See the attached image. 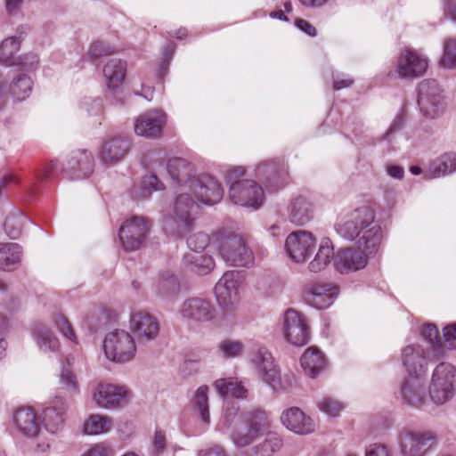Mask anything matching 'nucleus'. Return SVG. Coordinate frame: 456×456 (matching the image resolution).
Wrapping results in <instances>:
<instances>
[{
    "instance_id": "obj_19",
    "label": "nucleus",
    "mask_w": 456,
    "mask_h": 456,
    "mask_svg": "<svg viewBox=\"0 0 456 456\" xmlns=\"http://www.w3.org/2000/svg\"><path fill=\"white\" fill-rule=\"evenodd\" d=\"M129 395V391L121 386L100 382L92 392L94 403L103 409H118L122 407Z\"/></svg>"
},
{
    "instance_id": "obj_63",
    "label": "nucleus",
    "mask_w": 456,
    "mask_h": 456,
    "mask_svg": "<svg viewBox=\"0 0 456 456\" xmlns=\"http://www.w3.org/2000/svg\"><path fill=\"white\" fill-rule=\"evenodd\" d=\"M364 456H390V452L386 444L373 443L365 448Z\"/></svg>"
},
{
    "instance_id": "obj_56",
    "label": "nucleus",
    "mask_w": 456,
    "mask_h": 456,
    "mask_svg": "<svg viewBox=\"0 0 456 456\" xmlns=\"http://www.w3.org/2000/svg\"><path fill=\"white\" fill-rule=\"evenodd\" d=\"M406 120V115L403 110H400V111L396 114L395 118L392 120L389 127L386 131V133L380 138V141L386 142L388 144L392 143L395 138L396 134L402 130L403 127L404 122Z\"/></svg>"
},
{
    "instance_id": "obj_28",
    "label": "nucleus",
    "mask_w": 456,
    "mask_h": 456,
    "mask_svg": "<svg viewBox=\"0 0 456 456\" xmlns=\"http://www.w3.org/2000/svg\"><path fill=\"white\" fill-rule=\"evenodd\" d=\"M370 258L357 248L340 249L335 256L334 267L340 274H348L364 269Z\"/></svg>"
},
{
    "instance_id": "obj_2",
    "label": "nucleus",
    "mask_w": 456,
    "mask_h": 456,
    "mask_svg": "<svg viewBox=\"0 0 456 456\" xmlns=\"http://www.w3.org/2000/svg\"><path fill=\"white\" fill-rule=\"evenodd\" d=\"M220 425L221 428L231 432V439L236 447H246L269 428V419L260 409L240 412L238 403L226 402Z\"/></svg>"
},
{
    "instance_id": "obj_29",
    "label": "nucleus",
    "mask_w": 456,
    "mask_h": 456,
    "mask_svg": "<svg viewBox=\"0 0 456 456\" xmlns=\"http://www.w3.org/2000/svg\"><path fill=\"white\" fill-rule=\"evenodd\" d=\"M315 213L314 200L305 195L293 197L288 206V220L296 226H304L311 222Z\"/></svg>"
},
{
    "instance_id": "obj_11",
    "label": "nucleus",
    "mask_w": 456,
    "mask_h": 456,
    "mask_svg": "<svg viewBox=\"0 0 456 456\" xmlns=\"http://www.w3.org/2000/svg\"><path fill=\"white\" fill-rule=\"evenodd\" d=\"M250 363L256 371L258 377L273 390L281 388V373L274 363L273 357L269 350L263 346H258L250 353Z\"/></svg>"
},
{
    "instance_id": "obj_20",
    "label": "nucleus",
    "mask_w": 456,
    "mask_h": 456,
    "mask_svg": "<svg viewBox=\"0 0 456 456\" xmlns=\"http://www.w3.org/2000/svg\"><path fill=\"white\" fill-rule=\"evenodd\" d=\"M167 120V116L163 110H150L134 118V131L138 136L156 139L160 136Z\"/></svg>"
},
{
    "instance_id": "obj_46",
    "label": "nucleus",
    "mask_w": 456,
    "mask_h": 456,
    "mask_svg": "<svg viewBox=\"0 0 456 456\" xmlns=\"http://www.w3.org/2000/svg\"><path fill=\"white\" fill-rule=\"evenodd\" d=\"M113 426L112 419L107 415L91 414L83 425L86 435L100 436L109 433Z\"/></svg>"
},
{
    "instance_id": "obj_52",
    "label": "nucleus",
    "mask_w": 456,
    "mask_h": 456,
    "mask_svg": "<svg viewBox=\"0 0 456 456\" xmlns=\"http://www.w3.org/2000/svg\"><path fill=\"white\" fill-rule=\"evenodd\" d=\"M217 349L224 358L232 359L242 354L244 345L240 340L225 338L218 343Z\"/></svg>"
},
{
    "instance_id": "obj_48",
    "label": "nucleus",
    "mask_w": 456,
    "mask_h": 456,
    "mask_svg": "<svg viewBox=\"0 0 456 456\" xmlns=\"http://www.w3.org/2000/svg\"><path fill=\"white\" fill-rule=\"evenodd\" d=\"M421 336L429 345L433 358L440 359L444 356V348L436 325L432 323L425 325L421 330Z\"/></svg>"
},
{
    "instance_id": "obj_9",
    "label": "nucleus",
    "mask_w": 456,
    "mask_h": 456,
    "mask_svg": "<svg viewBox=\"0 0 456 456\" xmlns=\"http://www.w3.org/2000/svg\"><path fill=\"white\" fill-rule=\"evenodd\" d=\"M12 422L16 430L24 437L36 441V451L45 452L50 448L46 438L43 437L38 418L30 407L16 410L12 415Z\"/></svg>"
},
{
    "instance_id": "obj_57",
    "label": "nucleus",
    "mask_w": 456,
    "mask_h": 456,
    "mask_svg": "<svg viewBox=\"0 0 456 456\" xmlns=\"http://www.w3.org/2000/svg\"><path fill=\"white\" fill-rule=\"evenodd\" d=\"M175 44L171 42L166 44L163 47L157 69V77L159 80H162L168 72V68L175 53Z\"/></svg>"
},
{
    "instance_id": "obj_44",
    "label": "nucleus",
    "mask_w": 456,
    "mask_h": 456,
    "mask_svg": "<svg viewBox=\"0 0 456 456\" xmlns=\"http://www.w3.org/2000/svg\"><path fill=\"white\" fill-rule=\"evenodd\" d=\"M456 171V155L454 153H445L431 162L428 174V178H438L452 174Z\"/></svg>"
},
{
    "instance_id": "obj_55",
    "label": "nucleus",
    "mask_w": 456,
    "mask_h": 456,
    "mask_svg": "<svg viewBox=\"0 0 456 456\" xmlns=\"http://www.w3.org/2000/svg\"><path fill=\"white\" fill-rule=\"evenodd\" d=\"M79 109L90 117L103 115L104 106L101 97H84L79 102Z\"/></svg>"
},
{
    "instance_id": "obj_13",
    "label": "nucleus",
    "mask_w": 456,
    "mask_h": 456,
    "mask_svg": "<svg viewBox=\"0 0 456 456\" xmlns=\"http://www.w3.org/2000/svg\"><path fill=\"white\" fill-rule=\"evenodd\" d=\"M435 441L436 436L428 431L405 430L398 436L402 456H426Z\"/></svg>"
},
{
    "instance_id": "obj_18",
    "label": "nucleus",
    "mask_w": 456,
    "mask_h": 456,
    "mask_svg": "<svg viewBox=\"0 0 456 456\" xmlns=\"http://www.w3.org/2000/svg\"><path fill=\"white\" fill-rule=\"evenodd\" d=\"M130 330L142 343L155 341L159 335V322L156 316L144 310L130 314Z\"/></svg>"
},
{
    "instance_id": "obj_8",
    "label": "nucleus",
    "mask_w": 456,
    "mask_h": 456,
    "mask_svg": "<svg viewBox=\"0 0 456 456\" xmlns=\"http://www.w3.org/2000/svg\"><path fill=\"white\" fill-rule=\"evenodd\" d=\"M242 278L238 271H227L216 283L214 292L218 306L226 312L237 309L240 301Z\"/></svg>"
},
{
    "instance_id": "obj_31",
    "label": "nucleus",
    "mask_w": 456,
    "mask_h": 456,
    "mask_svg": "<svg viewBox=\"0 0 456 456\" xmlns=\"http://www.w3.org/2000/svg\"><path fill=\"white\" fill-rule=\"evenodd\" d=\"M166 169L174 183L183 190L188 191L197 177L194 165L182 158L168 159Z\"/></svg>"
},
{
    "instance_id": "obj_15",
    "label": "nucleus",
    "mask_w": 456,
    "mask_h": 456,
    "mask_svg": "<svg viewBox=\"0 0 456 456\" xmlns=\"http://www.w3.org/2000/svg\"><path fill=\"white\" fill-rule=\"evenodd\" d=\"M397 397L403 404L421 410L428 403L425 377L403 379L398 386Z\"/></svg>"
},
{
    "instance_id": "obj_58",
    "label": "nucleus",
    "mask_w": 456,
    "mask_h": 456,
    "mask_svg": "<svg viewBox=\"0 0 456 456\" xmlns=\"http://www.w3.org/2000/svg\"><path fill=\"white\" fill-rule=\"evenodd\" d=\"M441 64L444 68H456V38H447L444 43Z\"/></svg>"
},
{
    "instance_id": "obj_4",
    "label": "nucleus",
    "mask_w": 456,
    "mask_h": 456,
    "mask_svg": "<svg viewBox=\"0 0 456 456\" xmlns=\"http://www.w3.org/2000/svg\"><path fill=\"white\" fill-rule=\"evenodd\" d=\"M245 170L242 167H232L227 171L230 200L240 207L258 209L265 200L263 188L254 180L242 179Z\"/></svg>"
},
{
    "instance_id": "obj_21",
    "label": "nucleus",
    "mask_w": 456,
    "mask_h": 456,
    "mask_svg": "<svg viewBox=\"0 0 456 456\" xmlns=\"http://www.w3.org/2000/svg\"><path fill=\"white\" fill-rule=\"evenodd\" d=\"M94 159L87 150L73 151L62 164L61 172L69 180H80L88 177L94 171Z\"/></svg>"
},
{
    "instance_id": "obj_39",
    "label": "nucleus",
    "mask_w": 456,
    "mask_h": 456,
    "mask_svg": "<svg viewBox=\"0 0 456 456\" xmlns=\"http://www.w3.org/2000/svg\"><path fill=\"white\" fill-rule=\"evenodd\" d=\"M28 223V217L19 208L10 207L4 222V231L10 239L17 240L22 235Z\"/></svg>"
},
{
    "instance_id": "obj_43",
    "label": "nucleus",
    "mask_w": 456,
    "mask_h": 456,
    "mask_svg": "<svg viewBox=\"0 0 456 456\" xmlns=\"http://www.w3.org/2000/svg\"><path fill=\"white\" fill-rule=\"evenodd\" d=\"M183 262L190 271L200 275L209 273L215 267L214 258L207 254L188 253L183 256Z\"/></svg>"
},
{
    "instance_id": "obj_61",
    "label": "nucleus",
    "mask_w": 456,
    "mask_h": 456,
    "mask_svg": "<svg viewBox=\"0 0 456 456\" xmlns=\"http://www.w3.org/2000/svg\"><path fill=\"white\" fill-rule=\"evenodd\" d=\"M39 58L37 54L29 53L17 56L13 66H18L24 71L31 72L37 68Z\"/></svg>"
},
{
    "instance_id": "obj_32",
    "label": "nucleus",
    "mask_w": 456,
    "mask_h": 456,
    "mask_svg": "<svg viewBox=\"0 0 456 456\" xmlns=\"http://www.w3.org/2000/svg\"><path fill=\"white\" fill-rule=\"evenodd\" d=\"M339 295L337 284L327 282L316 284L307 289L305 300L313 307L322 310L330 307Z\"/></svg>"
},
{
    "instance_id": "obj_37",
    "label": "nucleus",
    "mask_w": 456,
    "mask_h": 456,
    "mask_svg": "<svg viewBox=\"0 0 456 456\" xmlns=\"http://www.w3.org/2000/svg\"><path fill=\"white\" fill-rule=\"evenodd\" d=\"M33 86L34 82L28 74L19 73L12 77L6 89L14 102H21L30 96Z\"/></svg>"
},
{
    "instance_id": "obj_27",
    "label": "nucleus",
    "mask_w": 456,
    "mask_h": 456,
    "mask_svg": "<svg viewBox=\"0 0 456 456\" xmlns=\"http://www.w3.org/2000/svg\"><path fill=\"white\" fill-rule=\"evenodd\" d=\"M68 403L61 395H56L41 414L42 423L45 430L50 434H58L65 425V414Z\"/></svg>"
},
{
    "instance_id": "obj_14",
    "label": "nucleus",
    "mask_w": 456,
    "mask_h": 456,
    "mask_svg": "<svg viewBox=\"0 0 456 456\" xmlns=\"http://www.w3.org/2000/svg\"><path fill=\"white\" fill-rule=\"evenodd\" d=\"M256 176L263 182L267 190L277 191L289 181L288 166L283 159H275L259 163Z\"/></svg>"
},
{
    "instance_id": "obj_51",
    "label": "nucleus",
    "mask_w": 456,
    "mask_h": 456,
    "mask_svg": "<svg viewBox=\"0 0 456 456\" xmlns=\"http://www.w3.org/2000/svg\"><path fill=\"white\" fill-rule=\"evenodd\" d=\"M59 389L66 393L69 397L79 394V384L74 372L62 365L58 376Z\"/></svg>"
},
{
    "instance_id": "obj_10",
    "label": "nucleus",
    "mask_w": 456,
    "mask_h": 456,
    "mask_svg": "<svg viewBox=\"0 0 456 456\" xmlns=\"http://www.w3.org/2000/svg\"><path fill=\"white\" fill-rule=\"evenodd\" d=\"M150 231L148 220L134 216L125 220L118 230V240L125 251L132 252L141 248Z\"/></svg>"
},
{
    "instance_id": "obj_42",
    "label": "nucleus",
    "mask_w": 456,
    "mask_h": 456,
    "mask_svg": "<svg viewBox=\"0 0 456 456\" xmlns=\"http://www.w3.org/2000/svg\"><path fill=\"white\" fill-rule=\"evenodd\" d=\"M33 339L45 354L56 353L60 343L58 338L43 324H36L32 331Z\"/></svg>"
},
{
    "instance_id": "obj_22",
    "label": "nucleus",
    "mask_w": 456,
    "mask_h": 456,
    "mask_svg": "<svg viewBox=\"0 0 456 456\" xmlns=\"http://www.w3.org/2000/svg\"><path fill=\"white\" fill-rule=\"evenodd\" d=\"M401 362L409 377H426L428 366V354L418 343H411L401 351Z\"/></svg>"
},
{
    "instance_id": "obj_34",
    "label": "nucleus",
    "mask_w": 456,
    "mask_h": 456,
    "mask_svg": "<svg viewBox=\"0 0 456 456\" xmlns=\"http://www.w3.org/2000/svg\"><path fill=\"white\" fill-rule=\"evenodd\" d=\"M127 63L118 58L110 59L102 68L107 89L116 91L121 87L126 77Z\"/></svg>"
},
{
    "instance_id": "obj_64",
    "label": "nucleus",
    "mask_w": 456,
    "mask_h": 456,
    "mask_svg": "<svg viewBox=\"0 0 456 456\" xmlns=\"http://www.w3.org/2000/svg\"><path fill=\"white\" fill-rule=\"evenodd\" d=\"M354 83V79L346 74H337L333 76V89L341 90L349 87Z\"/></svg>"
},
{
    "instance_id": "obj_30",
    "label": "nucleus",
    "mask_w": 456,
    "mask_h": 456,
    "mask_svg": "<svg viewBox=\"0 0 456 456\" xmlns=\"http://www.w3.org/2000/svg\"><path fill=\"white\" fill-rule=\"evenodd\" d=\"M281 421L288 430L297 435H309L316 428L315 421L298 407L284 410L281 415Z\"/></svg>"
},
{
    "instance_id": "obj_7",
    "label": "nucleus",
    "mask_w": 456,
    "mask_h": 456,
    "mask_svg": "<svg viewBox=\"0 0 456 456\" xmlns=\"http://www.w3.org/2000/svg\"><path fill=\"white\" fill-rule=\"evenodd\" d=\"M102 346L106 358L115 363L128 362L134 358L136 353L134 337L120 329L106 334Z\"/></svg>"
},
{
    "instance_id": "obj_6",
    "label": "nucleus",
    "mask_w": 456,
    "mask_h": 456,
    "mask_svg": "<svg viewBox=\"0 0 456 456\" xmlns=\"http://www.w3.org/2000/svg\"><path fill=\"white\" fill-rule=\"evenodd\" d=\"M446 100L442 86L435 79H425L418 87V106L428 119L441 117L446 109Z\"/></svg>"
},
{
    "instance_id": "obj_45",
    "label": "nucleus",
    "mask_w": 456,
    "mask_h": 456,
    "mask_svg": "<svg viewBox=\"0 0 456 456\" xmlns=\"http://www.w3.org/2000/svg\"><path fill=\"white\" fill-rule=\"evenodd\" d=\"M214 387L220 396L232 398H246L248 390L241 381L236 378L219 379L215 381Z\"/></svg>"
},
{
    "instance_id": "obj_33",
    "label": "nucleus",
    "mask_w": 456,
    "mask_h": 456,
    "mask_svg": "<svg viewBox=\"0 0 456 456\" xmlns=\"http://www.w3.org/2000/svg\"><path fill=\"white\" fill-rule=\"evenodd\" d=\"M152 292L162 300L173 301L181 290L180 280L172 271H160L151 285Z\"/></svg>"
},
{
    "instance_id": "obj_49",
    "label": "nucleus",
    "mask_w": 456,
    "mask_h": 456,
    "mask_svg": "<svg viewBox=\"0 0 456 456\" xmlns=\"http://www.w3.org/2000/svg\"><path fill=\"white\" fill-rule=\"evenodd\" d=\"M20 37H10L0 45V61L6 66L15 64L16 53L20 47Z\"/></svg>"
},
{
    "instance_id": "obj_3",
    "label": "nucleus",
    "mask_w": 456,
    "mask_h": 456,
    "mask_svg": "<svg viewBox=\"0 0 456 456\" xmlns=\"http://www.w3.org/2000/svg\"><path fill=\"white\" fill-rule=\"evenodd\" d=\"M213 245L227 265L249 267L254 264V254L243 237L230 229L221 228L215 232Z\"/></svg>"
},
{
    "instance_id": "obj_62",
    "label": "nucleus",
    "mask_w": 456,
    "mask_h": 456,
    "mask_svg": "<svg viewBox=\"0 0 456 456\" xmlns=\"http://www.w3.org/2000/svg\"><path fill=\"white\" fill-rule=\"evenodd\" d=\"M444 346L447 349H456V322L446 325L444 330Z\"/></svg>"
},
{
    "instance_id": "obj_12",
    "label": "nucleus",
    "mask_w": 456,
    "mask_h": 456,
    "mask_svg": "<svg viewBox=\"0 0 456 456\" xmlns=\"http://www.w3.org/2000/svg\"><path fill=\"white\" fill-rule=\"evenodd\" d=\"M284 248L293 262L305 263L316 249V239L309 231H294L287 236Z\"/></svg>"
},
{
    "instance_id": "obj_41",
    "label": "nucleus",
    "mask_w": 456,
    "mask_h": 456,
    "mask_svg": "<svg viewBox=\"0 0 456 456\" xmlns=\"http://www.w3.org/2000/svg\"><path fill=\"white\" fill-rule=\"evenodd\" d=\"M336 255L330 239H323L318 248L314 258L309 263L308 269L312 273H319L324 270L332 260L335 261Z\"/></svg>"
},
{
    "instance_id": "obj_25",
    "label": "nucleus",
    "mask_w": 456,
    "mask_h": 456,
    "mask_svg": "<svg viewBox=\"0 0 456 456\" xmlns=\"http://www.w3.org/2000/svg\"><path fill=\"white\" fill-rule=\"evenodd\" d=\"M179 313L183 319L195 322H208L216 317V308L212 303L198 297L184 300Z\"/></svg>"
},
{
    "instance_id": "obj_16",
    "label": "nucleus",
    "mask_w": 456,
    "mask_h": 456,
    "mask_svg": "<svg viewBox=\"0 0 456 456\" xmlns=\"http://www.w3.org/2000/svg\"><path fill=\"white\" fill-rule=\"evenodd\" d=\"M428 66V59L411 49L402 51L394 70L388 76L395 78H408L422 76Z\"/></svg>"
},
{
    "instance_id": "obj_38",
    "label": "nucleus",
    "mask_w": 456,
    "mask_h": 456,
    "mask_svg": "<svg viewBox=\"0 0 456 456\" xmlns=\"http://www.w3.org/2000/svg\"><path fill=\"white\" fill-rule=\"evenodd\" d=\"M22 256V248L18 243H0V270L5 272L16 270L21 263Z\"/></svg>"
},
{
    "instance_id": "obj_17",
    "label": "nucleus",
    "mask_w": 456,
    "mask_h": 456,
    "mask_svg": "<svg viewBox=\"0 0 456 456\" xmlns=\"http://www.w3.org/2000/svg\"><path fill=\"white\" fill-rule=\"evenodd\" d=\"M284 336L295 346H303L310 340V329L305 317L289 308L283 316Z\"/></svg>"
},
{
    "instance_id": "obj_35",
    "label": "nucleus",
    "mask_w": 456,
    "mask_h": 456,
    "mask_svg": "<svg viewBox=\"0 0 456 456\" xmlns=\"http://www.w3.org/2000/svg\"><path fill=\"white\" fill-rule=\"evenodd\" d=\"M300 363L305 373L312 379L318 377L328 366L326 356L316 346H310L304 352Z\"/></svg>"
},
{
    "instance_id": "obj_50",
    "label": "nucleus",
    "mask_w": 456,
    "mask_h": 456,
    "mask_svg": "<svg viewBox=\"0 0 456 456\" xmlns=\"http://www.w3.org/2000/svg\"><path fill=\"white\" fill-rule=\"evenodd\" d=\"M282 446V440L277 433L268 432L264 441L253 447L256 456H272Z\"/></svg>"
},
{
    "instance_id": "obj_23",
    "label": "nucleus",
    "mask_w": 456,
    "mask_h": 456,
    "mask_svg": "<svg viewBox=\"0 0 456 456\" xmlns=\"http://www.w3.org/2000/svg\"><path fill=\"white\" fill-rule=\"evenodd\" d=\"M199 206L187 192L180 193L174 201L173 221L177 229L183 232L188 231L193 224L198 213Z\"/></svg>"
},
{
    "instance_id": "obj_5",
    "label": "nucleus",
    "mask_w": 456,
    "mask_h": 456,
    "mask_svg": "<svg viewBox=\"0 0 456 456\" xmlns=\"http://www.w3.org/2000/svg\"><path fill=\"white\" fill-rule=\"evenodd\" d=\"M430 400L444 405L456 395V367L447 362L438 363L432 371L428 387Z\"/></svg>"
},
{
    "instance_id": "obj_24",
    "label": "nucleus",
    "mask_w": 456,
    "mask_h": 456,
    "mask_svg": "<svg viewBox=\"0 0 456 456\" xmlns=\"http://www.w3.org/2000/svg\"><path fill=\"white\" fill-rule=\"evenodd\" d=\"M188 191L193 193L199 201L208 206L220 202L224 195L220 183L208 175L197 176Z\"/></svg>"
},
{
    "instance_id": "obj_59",
    "label": "nucleus",
    "mask_w": 456,
    "mask_h": 456,
    "mask_svg": "<svg viewBox=\"0 0 456 456\" xmlns=\"http://www.w3.org/2000/svg\"><path fill=\"white\" fill-rule=\"evenodd\" d=\"M52 321L58 330L68 339L77 342L76 335L73 331L70 322L60 313H54L52 315Z\"/></svg>"
},
{
    "instance_id": "obj_47",
    "label": "nucleus",
    "mask_w": 456,
    "mask_h": 456,
    "mask_svg": "<svg viewBox=\"0 0 456 456\" xmlns=\"http://www.w3.org/2000/svg\"><path fill=\"white\" fill-rule=\"evenodd\" d=\"M208 387L207 386H200L194 392L193 398L191 401L192 409L197 412L200 421L208 427L210 424V413L208 406Z\"/></svg>"
},
{
    "instance_id": "obj_53",
    "label": "nucleus",
    "mask_w": 456,
    "mask_h": 456,
    "mask_svg": "<svg viewBox=\"0 0 456 456\" xmlns=\"http://www.w3.org/2000/svg\"><path fill=\"white\" fill-rule=\"evenodd\" d=\"M118 51V47L105 40H96L90 45L86 56L90 61L102 56L112 54Z\"/></svg>"
},
{
    "instance_id": "obj_26",
    "label": "nucleus",
    "mask_w": 456,
    "mask_h": 456,
    "mask_svg": "<svg viewBox=\"0 0 456 456\" xmlns=\"http://www.w3.org/2000/svg\"><path fill=\"white\" fill-rule=\"evenodd\" d=\"M130 148V142L125 136L105 138L98 150V158L104 166H114L125 158Z\"/></svg>"
},
{
    "instance_id": "obj_54",
    "label": "nucleus",
    "mask_w": 456,
    "mask_h": 456,
    "mask_svg": "<svg viewBox=\"0 0 456 456\" xmlns=\"http://www.w3.org/2000/svg\"><path fill=\"white\" fill-rule=\"evenodd\" d=\"M318 409L330 418H336L340 415L346 405L343 402L331 397L324 396L317 403Z\"/></svg>"
},
{
    "instance_id": "obj_36",
    "label": "nucleus",
    "mask_w": 456,
    "mask_h": 456,
    "mask_svg": "<svg viewBox=\"0 0 456 456\" xmlns=\"http://www.w3.org/2000/svg\"><path fill=\"white\" fill-rule=\"evenodd\" d=\"M54 167L51 166L42 175H37L35 181H29L26 183L21 182L19 173L8 172L0 177V198L5 191L12 186H22L28 194H34L38 191L37 181H45L48 178Z\"/></svg>"
},
{
    "instance_id": "obj_60",
    "label": "nucleus",
    "mask_w": 456,
    "mask_h": 456,
    "mask_svg": "<svg viewBox=\"0 0 456 456\" xmlns=\"http://www.w3.org/2000/svg\"><path fill=\"white\" fill-rule=\"evenodd\" d=\"M209 242V236L201 232L193 233L187 239V245L194 251L193 253H200L208 246Z\"/></svg>"
},
{
    "instance_id": "obj_40",
    "label": "nucleus",
    "mask_w": 456,
    "mask_h": 456,
    "mask_svg": "<svg viewBox=\"0 0 456 456\" xmlns=\"http://www.w3.org/2000/svg\"><path fill=\"white\" fill-rule=\"evenodd\" d=\"M165 185L155 174L145 175L138 185H134L130 195L134 200H144L151 197L153 191H163Z\"/></svg>"
},
{
    "instance_id": "obj_1",
    "label": "nucleus",
    "mask_w": 456,
    "mask_h": 456,
    "mask_svg": "<svg viewBox=\"0 0 456 456\" xmlns=\"http://www.w3.org/2000/svg\"><path fill=\"white\" fill-rule=\"evenodd\" d=\"M375 210L367 205L354 208L335 225L337 233L346 240L354 242L357 248L370 259L379 254L384 230L375 224Z\"/></svg>"
}]
</instances>
